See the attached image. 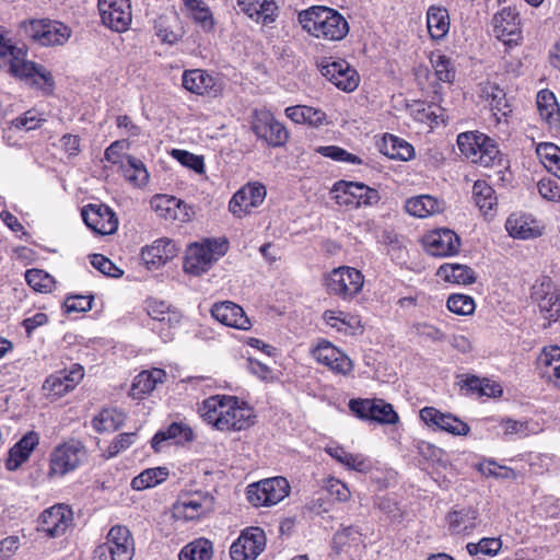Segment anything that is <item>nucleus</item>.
Segmentation results:
<instances>
[{"instance_id": "nucleus-1", "label": "nucleus", "mask_w": 560, "mask_h": 560, "mask_svg": "<svg viewBox=\"0 0 560 560\" xmlns=\"http://www.w3.org/2000/svg\"><path fill=\"white\" fill-rule=\"evenodd\" d=\"M198 411L207 424L220 432L247 430L255 421L253 408L231 395L210 396L202 400Z\"/></svg>"}, {"instance_id": "nucleus-2", "label": "nucleus", "mask_w": 560, "mask_h": 560, "mask_svg": "<svg viewBox=\"0 0 560 560\" xmlns=\"http://www.w3.org/2000/svg\"><path fill=\"white\" fill-rule=\"evenodd\" d=\"M299 22L308 34L327 40H341L349 33L347 20L337 10L314 5L299 13Z\"/></svg>"}, {"instance_id": "nucleus-3", "label": "nucleus", "mask_w": 560, "mask_h": 560, "mask_svg": "<svg viewBox=\"0 0 560 560\" xmlns=\"http://www.w3.org/2000/svg\"><path fill=\"white\" fill-rule=\"evenodd\" d=\"M460 153L470 162L485 167L501 161L500 151L494 140L478 131L462 132L457 137Z\"/></svg>"}, {"instance_id": "nucleus-4", "label": "nucleus", "mask_w": 560, "mask_h": 560, "mask_svg": "<svg viewBox=\"0 0 560 560\" xmlns=\"http://www.w3.org/2000/svg\"><path fill=\"white\" fill-rule=\"evenodd\" d=\"M364 281L363 273L349 266L336 267L324 277L327 293L345 302L352 301L362 292Z\"/></svg>"}, {"instance_id": "nucleus-5", "label": "nucleus", "mask_w": 560, "mask_h": 560, "mask_svg": "<svg viewBox=\"0 0 560 560\" xmlns=\"http://www.w3.org/2000/svg\"><path fill=\"white\" fill-rule=\"evenodd\" d=\"M226 249V242L218 240H206L190 245L186 252L184 271L192 276L207 272Z\"/></svg>"}, {"instance_id": "nucleus-6", "label": "nucleus", "mask_w": 560, "mask_h": 560, "mask_svg": "<svg viewBox=\"0 0 560 560\" xmlns=\"http://www.w3.org/2000/svg\"><path fill=\"white\" fill-rule=\"evenodd\" d=\"M21 28L25 36L40 46L62 45L69 37L66 25L47 19L24 21Z\"/></svg>"}, {"instance_id": "nucleus-7", "label": "nucleus", "mask_w": 560, "mask_h": 560, "mask_svg": "<svg viewBox=\"0 0 560 560\" xmlns=\"http://www.w3.org/2000/svg\"><path fill=\"white\" fill-rule=\"evenodd\" d=\"M290 485L283 477H273L247 487V500L255 506H270L289 495Z\"/></svg>"}, {"instance_id": "nucleus-8", "label": "nucleus", "mask_w": 560, "mask_h": 560, "mask_svg": "<svg viewBox=\"0 0 560 560\" xmlns=\"http://www.w3.org/2000/svg\"><path fill=\"white\" fill-rule=\"evenodd\" d=\"M349 409L358 418L380 424H396L399 421V416L393 405L380 398L351 399Z\"/></svg>"}, {"instance_id": "nucleus-9", "label": "nucleus", "mask_w": 560, "mask_h": 560, "mask_svg": "<svg viewBox=\"0 0 560 560\" xmlns=\"http://www.w3.org/2000/svg\"><path fill=\"white\" fill-rule=\"evenodd\" d=\"M332 194L338 205L352 208L373 206L380 200V195L376 189L355 182L340 180L336 183L332 188Z\"/></svg>"}, {"instance_id": "nucleus-10", "label": "nucleus", "mask_w": 560, "mask_h": 560, "mask_svg": "<svg viewBox=\"0 0 560 560\" xmlns=\"http://www.w3.org/2000/svg\"><path fill=\"white\" fill-rule=\"evenodd\" d=\"M318 67L322 75L343 92H353L360 84L358 71L343 59L324 58Z\"/></svg>"}, {"instance_id": "nucleus-11", "label": "nucleus", "mask_w": 560, "mask_h": 560, "mask_svg": "<svg viewBox=\"0 0 560 560\" xmlns=\"http://www.w3.org/2000/svg\"><path fill=\"white\" fill-rule=\"evenodd\" d=\"M252 128L255 135L271 147L283 145L289 138L285 127L268 109H256Z\"/></svg>"}, {"instance_id": "nucleus-12", "label": "nucleus", "mask_w": 560, "mask_h": 560, "mask_svg": "<svg viewBox=\"0 0 560 560\" xmlns=\"http://www.w3.org/2000/svg\"><path fill=\"white\" fill-rule=\"evenodd\" d=\"M86 226L100 235L114 234L119 225L118 218L112 208L104 203H89L81 210Z\"/></svg>"}, {"instance_id": "nucleus-13", "label": "nucleus", "mask_w": 560, "mask_h": 560, "mask_svg": "<svg viewBox=\"0 0 560 560\" xmlns=\"http://www.w3.org/2000/svg\"><path fill=\"white\" fill-rule=\"evenodd\" d=\"M530 296L546 318L557 320L560 316V294L550 278L537 279L532 287Z\"/></svg>"}, {"instance_id": "nucleus-14", "label": "nucleus", "mask_w": 560, "mask_h": 560, "mask_svg": "<svg viewBox=\"0 0 560 560\" xmlns=\"http://www.w3.org/2000/svg\"><path fill=\"white\" fill-rule=\"evenodd\" d=\"M26 51L21 48V54L9 59L10 73L20 79H32L33 84L38 85L45 92L52 89V78L42 66L25 59Z\"/></svg>"}, {"instance_id": "nucleus-15", "label": "nucleus", "mask_w": 560, "mask_h": 560, "mask_svg": "<svg viewBox=\"0 0 560 560\" xmlns=\"http://www.w3.org/2000/svg\"><path fill=\"white\" fill-rule=\"evenodd\" d=\"M266 548V534L259 527H248L232 544V560H255Z\"/></svg>"}, {"instance_id": "nucleus-16", "label": "nucleus", "mask_w": 560, "mask_h": 560, "mask_svg": "<svg viewBox=\"0 0 560 560\" xmlns=\"http://www.w3.org/2000/svg\"><path fill=\"white\" fill-rule=\"evenodd\" d=\"M97 7L105 26L118 33L128 30L132 20L130 0H98Z\"/></svg>"}, {"instance_id": "nucleus-17", "label": "nucleus", "mask_w": 560, "mask_h": 560, "mask_svg": "<svg viewBox=\"0 0 560 560\" xmlns=\"http://www.w3.org/2000/svg\"><path fill=\"white\" fill-rule=\"evenodd\" d=\"M212 510L213 498L201 492L180 495L173 506L174 516L184 521L199 520Z\"/></svg>"}, {"instance_id": "nucleus-18", "label": "nucleus", "mask_w": 560, "mask_h": 560, "mask_svg": "<svg viewBox=\"0 0 560 560\" xmlns=\"http://www.w3.org/2000/svg\"><path fill=\"white\" fill-rule=\"evenodd\" d=\"M266 194L264 185L247 184L233 195L229 202V210L235 218H244L264 202Z\"/></svg>"}, {"instance_id": "nucleus-19", "label": "nucleus", "mask_w": 560, "mask_h": 560, "mask_svg": "<svg viewBox=\"0 0 560 560\" xmlns=\"http://www.w3.org/2000/svg\"><path fill=\"white\" fill-rule=\"evenodd\" d=\"M420 419L431 429L445 431L456 436H466L469 425L452 413H444L434 407H423L420 412Z\"/></svg>"}, {"instance_id": "nucleus-20", "label": "nucleus", "mask_w": 560, "mask_h": 560, "mask_svg": "<svg viewBox=\"0 0 560 560\" xmlns=\"http://www.w3.org/2000/svg\"><path fill=\"white\" fill-rule=\"evenodd\" d=\"M182 85L197 95L218 96L223 90L220 79L202 69L185 70L182 75Z\"/></svg>"}, {"instance_id": "nucleus-21", "label": "nucleus", "mask_w": 560, "mask_h": 560, "mask_svg": "<svg viewBox=\"0 0 560 560\" xmlns=\"http://www.w3.org/2000/svg\"><path fill=\"white\" fill-rule=\"evenodd\" d=\"M315 360L331 372L339 375H348L353 370L351 359L340 349L327 340L320 341L313 350Z\"/></svg>"}, {"instance_id": "nucleus-22", "label": "nucleus", "mask_w": 560, "mask_h": 560, "mask_svg": "<svg viewBox=\"0 0 560 560\" xmlns=\"http://www.w3.org/2000/svg\"><path fill=\"white\" fill-rule=\"evenodd\" d=\"M493 35L505 45H516L522 38L520 19L512 8H503L493 19Z\"/></svg>"}, {"instance_id": "nucleus-23", "label": "nucleus", "mask_w": 560, "mask_h": 560, "mask_svg": "<svg viewBox=\"0 0 560 560\" xmlns=\"http://www.w3.org/2000/svg\"><path fill=\"white\" fill-rule=\"evenodd\" d=\"M179 247L166 237L154 241L141 250V259L148 269L156 270L177 256Z\"/></svg>"}, {"instance_id": "nucleus-24", "label": "nucleus", "mask_w": 560, "mask_h": 560, "mask_svg": "<svg viewBox=\"0 0 560 560\" xmlns=\"http://www.w3.org/2000/svg\"><path fill=\"white\" fill-rule=\"evenodd\" d=\"M427 252L436 257H446L456 254L459 249V237L448 229L432 231L424 237Z\"/></svg>"}, {"instance_id": "nucleus-25", "label": "nucleus", "mask_w": 560, "mask_h": 560, "mask_svg": "<svg viewBox=\"0 0 560 560\" xmlns=\"http://www.w3.org/2000/svg\"><path fill=\"white\" fill-rule=\"evenodd\" d=\"M211 315L219 323L228 327L241 330L250 328L249 318L246 316L243 308L231 301L215 303L211 308Z\"/></svg>"}, {"instance_id": "nucleus-26", "label": "nucleus", "mask_w": 560, "mask_h": 560, "mask_svg": "<svg viewBox=\"0 0 560 560\" xmlns=\"http://www.w3.org/2000/svg\"><path fill=\"white\" fill-rule=\"evenodd\" d=\"M106 545L116 556V560H132L135 556V541L128 527L113 526L106 536Z\"/></svg>"}, {"instance_id": "nucleus-27", "label": "nucleus", "mask_w": 560, "mask_h": 560, "mask_svg": "<svg viewBox=\"0 0 560 560\" xmlns=\"http://www.w3.org/2000/svg\"><path fill=\"white\" fill-rule=\"evenodd\" d=\"M446 521L452 535H469L479 523V512L472 506L456 508L448 512Z\"/></svg>"}, {"instance_id": "nucleus-28", "label": "nucleus", "mask_w": 560, "mask_h": 560, "mask_svg": "<svg viewBox=\"0 0 560 560\" xmlns=\"http://www.w3.org/2000/svg\"><path fill=\"white\" fill-rule=\"evenodd\" d=\"M39 444V435L35 431H28L22 439L16 442L9 451L5 459V468L9 471H15L24 463H26L33 451Z\"/></svg>"}, {"instance_id": "nucleus-29", "label": "nucleus", "mask_w": 560, "mask_h": 560, "mask_svg": "<svg viewBox=\"0 0 560 560\" xmlns=\"http://www.w3.org/2000/svg\"><path fill=\"white\" fill-rule=\"evenodd\" d=\"M539 375L555 387L560 388V347L547 346L537 358Z\"/></svg>"}, {"instance_id": "nucleus-30", "label": "nucleus", "mask_w": 560, "mask_h": 560, "mask_svg": "<svg viewBox=\"0 0 560 560\" xmlns=\"http://www.w3.org/2000/svg\"><path fill=\"white\" fill-rule=\"evenodd\" d=\"M237 7L253 21L262 25L275 22L277 5L273 0H237Z\"/></svg>"}, {"instance_id": "nucleus-31", "label": "nucleus", "mask_w": 560, "mask_h": 560, "mask_svg": "<svg viewBox=\"0 0 560 560\" xmlns=\"http://www.w3.org/2000/svg\"><path fill=\"white\" fill-rule=\"evenodd\" d=\"M324 323L343 335H355L362 331L361 319L358 315L340 310H326L322 316Z\"/></svg>"}, {"instance_id": "nucleus-32", "label": "nucleus", "mask_w": 560, "mask_h": 560, "mask_svg": "<svg viewBox=\"0 0 560 560\" xmlns=\"http://www.w3.org/2000/svg\"><path fill=\"white\" fill-rule=\"evenodd\" d=\"M325 452L348 469L358 472H369L373 467L372 460L369 457L364 456L363 454L350 453L338 444L327 445L325 447Z\"/></svg>"}, {"instance_id": "nucleus-33", "label": "nucleus", "mask_w": 560, "mask_h": 560, "mask_svg": "<svg viewBox=\"0 0 560 560\" xmlns=\"http://www.w3.org/2000/svg\"><path fill=\"white\" fill-rule=\"evenodd\" d=\"M479 95L489 104L497 122H500L502 118L508 117L512 112L506 101L505 92L498 85L490 82L480 84Z\"/></svg>"}, {"instance_id": "nucleus-34", "label": "nucleus", "mask_w": 560, "mask_h": 560, "mask_svg": "<svg viewBox=\"0 0 560 560\" xmlns=\"http://www.w3.org/2000/svg\"><path fill=\"white\" fill-rule=\"evenodd\" d=\"M194 440L192 429L183 422H173L166 429L158 431L151 440L152 448L161 452L162 443L172 441L174 444H184Z\"/></svg>"}, {"instance_id": "nucleus-35", "label": "nucleus", "mask_w": 560, "mask_h": 560, "mask_svg": "<svg viewBox=\"0 0 560 560\" xmlns=\"http://www.w3.org/2000/svg\"><path fill=\"white\" fill-rule=\"evenodd\" d=\"M537 109L540 118L551 131H560V106L555 94L549 90H541L537 94Z\"/></svg>"}, {"instance_id": "nucleus-36", "label": "nucleus", "mask_w": 560, "mask_h": 560, "mask_svg": "<svg viewBox=\"0 0 560 560\" xmlns=\"http://www.w3.org/2000/svg\"><path fill=\"white\" fill-rule=\"evenodd\" d=\"M65 509L63 504H59L44 511L39 516L37 529L52 538L63 534L68 527Z\"/></svg>"}, {"instance_id": "nucleus-37", "label": "nucleus", "mask_w": 560, "mask_h": 560, "mask_svg": "<svg viewBox=\"0 0 560 560\" xmlns=\"http://www.w3.org/2000/svg\"><path fill=\"white\" fill-rule=\"evenodd\" d=\"M505 229L515 238L528 240L540 235L538 223L525 213H512L505 222Z\"/></svg>"}, {"instance_id": "nucleus-38", "label": "nucleus", "mask_w": 560, "mask_h": 560, "mask_svg": "<svg viewBox=\"0 0 560 560\" xmlns=\"http://www.w3.org/2000/svg\"><path fill=\"white\" fill-rule=\"evenodd\" d=\"M378 149L392 160L409 161L415 156L413 147L394 135H385L378 143Z\"/></svg>"}, {"instance_id": "nucleus-39", "label": "nucleus", "mask_w": 560, "mask_h": 560, "mask_svg": "<svg viewBox=\"0 0 560 560\" xmlns=\"http://www.w3.org/2000/svg\"><path fill=\"white\" fill-rule=\"evenodd\" d=\"M165 376V372L161 369L140 372L132 382L130 395L135 399L143 398L147 394H150L159 383H162Z\"/></svg>"}, {"instance_id": "nucleus-40", "label": "nucleus", "mask_w": 560, "mask_h": 560, "mask_svg": "<svg viewBox=\"0 0 560 560\" xmlns=\"http://www.w3.org/2000/svg\"><path fill=\"white\" fill-rule=\"evenodd\" d=\"M285 116L295 124H307L312 127L323 126L327 121V115L325 112L306 105L287 107Z\"/></svg>"}, {"instance_id": "nucleus-41", "label": "nucleus", "mask_w": 560, "mask_h": 560, "mask_svg": "<svg viewBox=\"0 0 560 560\" xmlns=\"http://www.w3.org/2000/svg\"><path fill=\"white\" fill-rule=\"evenodd\" d=\"M427 27L433 39L444 38L450 31V15L446 8L431 5L427 11Z\"/></svg>"}, {"instance_id": "nucleus-42", "label": "nucleus", "mask_w": 560, "mask_h": 560, "mask_svg": "<svg viewBox=\"0 0 560 560\" xmlns=\"http://www.w3.org/2000/svg\"><path fill=\"white\" fill-rule=\"evenodd\" d=\"M405 210L413 217L427 218L442 210V203L430 195H420L406 200Z\"/></svg>"}, {"instance_id": "nucleus-43", "label": "nucleus", "mask_w": 560, "mask_h": 560, "mask_svg": "<svg viewBox=\"0 0 560 560\" xmlns=\"http://www.w3.org/2000/svg\"><path fill=\"white\" fill-rule=\"evenodd\" d=\"M472 199L485 217H492L497 206L493 188L486 180H477L472 186Z\"/></svg>"}, {"instance_id": "nucleus-44", "label": "nucleus", "mask_w": 560, "mask_h": 560, "mask_svg": "<svg viewBox=\"0 0 560 560\" xmlns=\"http://www.w3.org/2000/svg\"><path fill=\"white\" fill-rule=\"evenodd\" d=\"M438 276L446 282L456 284H471L476 281L474 270L460 264H444L438 269Z\"/></svg>"}, {"instance_id": "nucleus-45", "label": "nucleus", "mask_w": 560, "mask_h": 560, "mask_svg": "<svg viewBox=\"0 0 560 560\" xmlns=\"http://www.w3.org/2000/svg\"><path fill=\"white\" fill-rule=\"evenodd\" d=\"M189 16L205 32H211L214 27V19L208 4L202 0H183Z\"/></svg>"}, {"instance_id": "nucleus-46", "label": "nucleus", "mask_w": 560, "mask_h": 560, "mask_svg": "<svg viewBox=\"0 0 560 560\" xmlns=\"http://www.w3.org/2000/svg\"><path fill=\"white\" fill-rule=\"evenodd\" d=\"M70 469V444L63 442L57 445L50 454L49 478L63 477Z\"/></svg>"}, {"instance_id": "nucleus-47", "label": "nucleus", "mask_w": 560, "mask_h": 560, "mask_svg": "<svg viewBox=\"0 0 560 560\" xmlns=\"http://www.w3.org/2000/svg\"><path fill=\"white\" fill-rule=\"evenodd\" d=\"M168 477V469L165 467H154L143 470L131 480V488L137 491L156 487Z\"/></svg>"}, {"instance_id": "nucleus-48", "label": "nucleus", "mask_w": 560, "mask_h": 560, "mask_svg": "<svg viewBox=\"0 0 560 560\" xmlns=\"http://www.w3.org/2000/svg\"><path fill=\"white\" fill-rule=\"evenodd\" d=\"M125 413L117 408H104L93 420V428L98 432L115 431L125 421Z\"/></svg>"}, {"instance_id": "nucleus-49", "label": "nucleus", "mask_w": 560, "mask_h": 560, "mask_svg": "<svg viewBox=\"0 0 560 560\" xmlns=\"http://www.w3.org/2000/svg\"><path fill=\"white\" fill-rule=\"evenodd\" d=\"M212 556V542L206 538H199L182 549L178 560H211Z\"/></svg>"}, {"instance_id": "nucleus-50", "label": "nucleus", "mask_w": 560, "mask_h": 560, "mask_svg": "<svg viewBox=\"0 0 560 560\" xmlns=\"http://www.w3.org/2000/svg\"><path fill=\"white\" fill-rule=\"evenodd\" d=\"M70 388V372L62 370L48 376L43 385L45 394L51 399H58Z\"/></svg>"}, {"instance_id": "nucleus-51", "label": "nucleus", "mask_w": 560, "mask_h": 560, "mask_svg": "<svg viewBox=\"0 0 560 560\" xmlns=\"http://www.w3.org/2000/svg\"><path fill=\"white\" fill-rule=\"evenodd\" d=\"M536 152L546 170L560 179V148L553 143H540Z\"/></svg>"}, {"instance_id": "nucleus-52", "label": "nucleus", "mask_w": 560, "mask_h": 560, "mask_svg": "<svg viewBox=\"0 0 560 560\" xmlns=\"http://www.w3.org/2000/svg\"><path fill=\"white\" fill-rule=\"evenodd\" d=\"M536 152L546 170L560 179V148L553 143H540Z\"/></svg>"}, {"instance_id": "nucleus-53", "label": "nucleus", "mask_w": 560, "mask_h": 560, "mask_svg": "<svg viewBox=\"0 0 560 560\" xmlns=\"http://www.w3.org/2000/svg\"><path fill=\"white\" fill-rule=\"evenodd\" d=\"M148 315L156 322L166 323L173 326L179 322L180 315L175 310H172L165 302L158 300H150L147 303Z\"/></svg>"}, {"instance_id": "nucleus-54", "label": "nucleus", "mask_w": 560, "mask_h": 560, "mask_svg": "<svg viewBox=\"0 0 560 560\" xmlns=\"http://www.w3.org/2000/svg\"><path fill=\"white\" fill-rule=\"evenodd\" d=\"M120 170L124 172V177L135 186L145 185L149 179L144 164L133 156H128Z\"/></svg>"}, {"instance_id": "nucleus-55", "label": "nucleus", "mask_w": 560, "mask_h": 560, "mask_svg": "<svg viewBox=\"0 0 560 560\" xmlns=\"http://www.w3.org/2000/svg\"><path fill=\"white\" fill-rule=\"evenodd\" d=\"M499 427L504 438H525L532 433H536L537 429L529 421H518L505 418L500 421Z\"/></svg>"}, {"instance_id": "nucleus-56", "label": "nucleus", "mask_w": 560, "mask_h": 560, "mask_svg": "<svg viewBox=\"0 0 560 560\" xmlns=\"http://www.w3.org/2000/svg\"><path fill=\"white\" fill-rule=\"evenodd\" d=\"M27 284L36 292H50L55 285L54 278L42 269H30L25 272Z\"/></svg>"}, {"instance_id": "nucleus-57", "label": "nucleus", "mask_w": 560, "mask_h": 560, "mask_svg": "<svg viewBox=\"0 0 560 560\" xmlns=\"http://www.w3.org/2000/svg\"><path fill=\"white\" fill-rule=\"evenodd\" d=\"M478 470L485 477H493L498 479H516L517 474L514 469L498 464L494 459H485L478 465Z\"/></svg>"}, {"instance_id": "nucleus-58", "label": "nucleus", "mask_w": 560, "mask_h": 560, "mask_svg": "<svg viewBox=\"0 0 560 560\" xmlns=\"http://www.w3.org/2000/svg\"><path fill=\"white\" fill-rule=\"evenodd\" d=\"M502 547L499 538H482L477 544L469 542L466 548L471 556H495Z\"/></svg>"}, {"instance_id": "nucleus-59", "label": "nucleus", "mask_w": 560, "mask_h": 560, "mask_svg": "<svg viewBox=\"0 0 560 560\" xmlns=\"http://www.w3.org/2000/svg\"><path fill=\"white\" fill-rule=\"evenodd\" d=\"M436 78L442 82H452L455 79V69L448 57L436 54L431 58Z\"/></svg>"}, {"instance_id": "nucleus-60", "label": "nucleus", "mask_w": 560, "mask_h": 560, "mask_svg": "<svg viewBox=\"0 0 560 560\" xmlns=\"http://www.w3.org/2000/svg\"><path fill=\"white\" fill-rule=\"evenodd\" d=\"M447 308L457 315H470L475 311V301L465 294H452L447 299Z\"/></svg>"}, {"instance_id": "nucleus-61", "label": "nucleus", "mask_w": 560, "mask_h": 560, "mask_svg": "<svg viewBox=\"0 0 560 560\" xmlns=\"http://www.w3.org/2000/svg\"><path fill=\"white\" fill-rule=\"evenodd\" d=\"M178 199L167 195H156L151 200V207L156 214L165 220H171L173 210L177 207Z\"/></svg>"}, {"instance_id": "nucleus-62", "label": "nucleus", "mask_w": 560, "mask_h": 560, "mask_svg": "<svg viewBox=\"0 0 560 560\" xmlns=\"http://www.w3.org/2000/svg\"><path fill=\"white\" fill-rule=\"evenodd\" d=\"M89 258L91 265L104 276L119 278L124 273L119 267L102 254H92Z\"/></svg>"}, {"instance_id": "nucleus-63", "label": "nucleus", "mask_w": 560, "mask_h": 560, "mask_svg": "<svg viewBox=\"0 0 560 560\" xmlns=\"http://www.w3.org/2000/svg\"><path fill=\"white\" fill-rule=\"evenodd\" d=\"M316 151L323 156L330 158L334 161L347 162L350 164H362V160L359 156L337 145L319 147Z\"/></svg>"}, {"instance_id": "nucleus-64", "label": "nucleus", "mask_w": 560, "mask_h": 560, "mask_svg": "<svg viewBox=\"0 0 560 560\" xmlns=\"http://www.w3.org/2000/svg\"><path fill=\"white\" fill-rule=\"evenodd\" d=\"M136 441V433H121L117 435L108 445L106 452L104 453V457L106 459L113 458L118 455L120 452L130 447Z\"/></svg>"}]
</instances>
